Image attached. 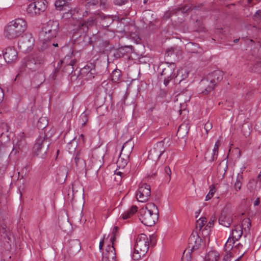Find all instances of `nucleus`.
Wrapping results in <instances>:
<instances>
[{"label": "nucleus", "mask_w": 261, "mask_h": 261, "mask_svg": "<svg viewBox=\"0 0 261 261\" xmlns=\"http://www.w3.org/2000/svg\"><path fill=\"white\" fill-rule=\"evenodd\" d=\"M27 21L23 18H16L8 22L4 27V36L10 40L20 36L27 30Z\"/></svg>", "instance_id": "f257e3e1"}, {"label": "nucleus", "mask_w": 261, "mask_h": 261, "mask_svg": "<svg viewBox=\"0 0 261 261\" xmlns=\"http://www.w3.org/2000/svg\"><path fill=\"white\" fill-rule=\"evenodd\" d=\"M158 213L156 206L153 203H148L145 208L140 210V220L144 225L152 226L158 219Z\"/></svg>", "instance_id": "f03ea898"}, {"label": "nucleus", "mask_w": 261, "mask_h": 261, "mask_svg": "<svg viewBox=\"0 0 261 261\" xmlns=\"http://www.w3.org/2000/svg\"><path fill=\"white\" fill-rule=\"evenodd\" d=\"M223 72L220 70H217L209 74L206 78L202 79L200 83L202 93L206 94L211 91L217 83L223 79Z\"/></svg>", "instance_id": "7ed1b4c3"}, {"label": "nucleus", "mask_w": 261, "mask_h": 261, "mask_svg": "<svg viewBox=\"0 0 261 261\" xmlns=\"http://www.w3.org/2000/svg\"><path fill=\"white\" fill-rule=\"evenodd\" d=\"M59 23L57 21L49 20L44 24L41 35L44 41H50L56 37L59 32Z\"/></svg>", "instance_id": "20e7f679"}, {"label": "nucleus", "mask_w": 261, "mask_h": 261, "mask_svg": "<svg viewBox=\"0 0 261 261\" xmlns=\"http://www.w3.org/2000/svg\"><path fill=\"white\" fill-rule=\"evenodd\" d=\"M34 39L31 34L27 33L22 36L18 42L19 49L24 53H28L32 49L34 45Z\"/></svg>", "instance_id": "39448f33"}, {"label": "nucleus", "mask_w": 261, "mask_h": 261, "mask_svg": "<svg viewBox=\"0 0 261 261\" xmlns=\"http://www.w3.org/2000/svg\"><path fill=\"white\" fill-rule=\"evenodd\" d=\"M150 196V186L146 184L140 185L136 193V197L137 200L140 202H146Z\"/></svg>", "instance_id": "423d86ee"}, {"label": "nucleus", "mask_w": 261, "mask_h": 261, "mask_svg": "<svg viewBox=\"0 0 261 261\" xmlns=\"http://www.w3.org/2000/svg\"><path fill=\"white\" fill-rule=\"evenodd\" d=\"M202 244V240L196 231H193L189 238L188 248L191 251L198 250Z\"/></svg>", "instance_id": "0eeeda50"}, {"label": "nucleus", "mask_w": 261, "mask_h": 261, "mask_svg": "<svg viewBox=\"0 0 261 261\" xmlns=\"http://www.w3.org/2000/svg\"><path fill=\"white\" fill-rule=\"evenodd\" d=\"M135 247L137 248V250H139L146 253L149 248V239L147 236L143 233L139 235Z\"/></svg>", "instance_id": "6e6552de"}, {"label": "nucleus", "mask_w": 261, "mask_h": 261, "mask_svg": "<svg viewBox=\"0 0 261 261\" xmlns=\"http://www.w3.org/2000/svg\"><path fill=\"white\" fill-rule=\"evenodd\" d=\"M129 142L125 143L121 149V153L117 161V167L119 169H123L127 164L130 150L128 151L127 153H124V149L128 145Z\"/></svg>", "instance_id": "1a4fd4ad"}, {"label": "nucleus", "mask_w": 261, "mask_h": 261, "mask_svg": "<svg viewBox=\"0 0 261 261\" xmlns=\"http://www.w3.org/2000/svg\"><path fill=\"white\" fill-rule=\"evenodd\" d=\"M175 67L174 64L172 63L163 69L161 74L165 76L164 83L165 86H167L171 80L174 77L175 75L174 73Z\"/></svg>", "instance_id": "9d476101"}, {"label": "nucleus", "mask_w": 261, "mask_h": 261, "mask_svg": "<svg viewBox=\"0 0 261 261\" xmlns=\"http://www.w3.org/2000/svg\"><path fill=\"white\" fill-rule=\"evenodd\" d=\"M102 255V261H116V253L113 243L107 246Z\"/></svg>", "instance_id": "9b49d317"}, {"label": "nucleus", "mask_w": 261, "mask_h": 261, "mask_svg": "<svg viewBox=\"0 0 261 261\" xmlns=\"http://www.w3.org/2000/svg\"><path fill=\"white\" fill-rule=\"evenodd\" d=\"M45 143H46V141L43 138H40L37 140L33 148L34 153L36 155L41 158L44 157V154L47 150V147L45 148L43 147Z\"/></svg>", "instance_id": "f8f14e48"}, {"label": "nucleus", "mask_w": 261, "mask_h": 261, "mask_svg": "<svg viewBox=\"0 0 261 261\" xmlns=\"http://www.w3.org/2000/svg\"><path fill=\"white\" fill-rule=\"evenodd\" d=\"M164 143L160 142L156 144L155 147L150 150L149 157L152 159H158L164 153Z\"/></svg>", "instance_id": "ddd939ff"}, {"label": "nucleus", "mask_w": 261, "mask_h": 261, "mask_svg": "<svg viewBox=\"0 0 261 261\" xmlns=\"http://www.w3.org/2000/svg\"><path fill=\"white\" fill-rule=\"evenodd\" d=\"M4 58L7 63H12L17 59V51L14 47H9L6 49Z\"/></svg>", "instance_id": "4468645a"}, {"label": "nucleus", "mask_w": 261, "mask_h": 261, "mask_svg": "<svg viewBox=\"0 0 261 261\" xmlns=\"http://www.w3.org/2000/svg\"><path fill=\"white\" fill-rule=\"evenodd\" d=\"M43 61L42 57L35 56L32 59L28 61L26 66L30 69L35 70L43 63Z\"/></svg>", "instance_id": "2eb2a0df"}, {"label": "nucleus", "mask_w": 261, "mask_h": 261, "mask_svg": "<svg viewBox=\"0 0 261 261\" xmlns=\"http://www.w3.org/2000/svg\"><path fill=\"white\" fill-rule=\"evenodd\" d=\"M33 2L30 3L27 7V13L28 15L31 16H34L41 14V12L37 8L35 3Z\"/></svg>", "instance_id": "dca6fc26"}, {"label": "nucleus", "mask_w": 261, "mask_h": 261, "mask_svg": "<svg viewBox=\"0 0 261 261\" xmlns=\"http://www.w3.org/2000/svg\"><path fill=\"white\" fill-rule=\"evenodd\" d=\"M243 234L242 227L241 225H236L232 229L230 237L238 241Z\"/></svg>", "instance_id": "f3484780"}, {"label": "nucleus", "mask_w": 261, "mask_h": 261, "mask_svg": "<svg viewBox=\"0 0 261 261\" xmlns=\"http://www.w3.org/2000/svg\"><path fill=\"white\" fill-rule=\"evenodd\" d=\"M220 256L219 253L216 250H211L206 255L205 261H218Z\"/></svg>", "instance_id": "a211bd4d"}, {"label": "nucleus", "mask_w": 261, "mask_h": 261, "mask_svg": "<svg viewBox=\"0 0 261 261\" xmlns=\"http://www.w3.org/2000/svg\"><path fill=\"white\" fill-rule=\"evenodd\" d=\"M219 222L220 224L228 227L230 226L232 220L231 218L222 214L219 219Z\"/></svg>", "instance_id": "6ab92c4d"}, {"label": "nucleus", "mask_w": 261, "mask_h": 261, "mask_svg": "<svg viewBox=\"0 0 261 261\" xmlns=\"http://www.w3.org/2000/svg\"><path fill=\"white\" fill-rule=\"evenodd\" d=\"M37 8L41 13L44 12L47 8V2L46 0H37L34 1Z\"/></svg>", "instance_id": "aec40b11"}, {"label": "nucleus", "mask_w": 261, "mask_h": 261, "mask_svg": "<svg viewBox=\"0 0 261 261\" xmlns=\"http://www.w3.org/2000/svg\"><path fill=\"white\" fill-rule=\"evenodd\" d=\"M188 74V72L186 69L181 68L178 70L177 73L175 76L177 80L181 82L187 77Z\"/></svg>", "instance_id": "412c9836"}, {"label": "nucleus", "mask_w": 261, "mask_h": 261, "mask_svg": "<svg viewBox=\"0 0 261 261\" xmlns=\"http://www.w3.org/2000/svg\"><path fill=\"white\" fill-rule=\"evenodd\" d=\"M236 241H237V240H234V239L229 237L224 245V250L232 251L233 249L234 248V244Z\"/></svg>", "instance_id": "4be33fe9"}, {"label": "nucleus", "mask_w": 261, "mask_h": 261, "mask_svg": "<svg viewBox=\"0 0 261 261\" xmlns=\"http://www.w3.org/2000/svg\"><path fill=\"white\" fill-rule=\"evenodd\" d=\"M146 253L142 251L137 250V248L135 247L134 251L132 255V258L135 260H138Z\"/></svg>", "instance_id": "5701e85b"}, {"label": "nucleus", "mask_w": 261, "mask_h": 261, "mask_svg": "<svg viewBox=\"0 0 261 261\" xmlns=\"http://www.w3.org/2000/svg\"><path fill=\"white\" fill-rule=\"evenodd\" d=\"M205 217H201L196 222V228L200 230L206 222Z\"/></svg>", "instance_id": "b1692460"}, {"label": "nucleus", "mask_w": 261, "mask_h": 261, "mask_svg": "<svg viewBox=\"0 0 261 261\" xmlns=\"http://www.w3.org/2000/svg\"><path fill=\"white\" fill-rule=\"evenodd\" d=\"M71 0H58L55 2V5L57 9L61 10L63 6L69 3Z\"/></svg>", "instance_id": "393cba45"}, {"label": "nucleus", "mask_w": 261, "mask_h": 261, "mask_svg": "<svg viewBox=\"0 0 261 261\" xmlns=\"http://www.w3.org/2000/svg\"><path fill=\"white\" fill-rule=\"evenodd\" d=\"M121 77L120 71L119 70H114L111 74V79L114 82H117Z\"/></svg>", "instance_id": "a878e982"}, {"label": "nucleus", "mask_w": 261, "mask_h": 261, "mask_svg": "<svg viewBox=\"0 0 261 261\" xmlns=\"http://www.w3.org/2000/svg\"><path fill=\"white\" fill-rule=\"evenodd\" d=\"M225 253L223 254V260L224 261H231L232 257L233 256L234 252L233 251L224 250Z\"/></svg>", "instance_id": "bb28decb"}, {"label": "nucleus", "mask_w": 261, "mask_h": 261, "mask_svg": "<svg viewBox=\"0 0 261 261\" xmlns=\"http://www.w3.org/2000/svg\"><path fill=\"white\" fill-rule=\"evenodd\" d=\"M105 244H106L107 246L109 244H112V243L109 241V237H108L107 238H105V236H104L102 239H101L99 242V248L100 250L102 249V247Z\"/></svg>", "instance_id": "cd10ccee"}, {"label": "nucleus", "mask_w": 261, "mask_h": 261, "mask_svg": "<svg viewBox=\"0 0 261 261\" xmlns=\"http://www.w3.org/2000/svg\"><path fill=\"white\" fill-rule=\"evenodd\" d=\"M91 24L88 22L87 23H82L79 24V29L78 31L80 32V34L84 33L87 31L88 29V25H90Z\"/></svg>", "instance_id": "c85d7f7f"}, {"label": "nucleus", "mask_w": 261, "mask_h": 261, "mask_svg": "<svg viewBox=\"0 0 261 261\" xmlns=\"http://www.w3.org/2000/svg\"><path fill=\"white\" fill-rule=\"evenodd\" d=\"M71 58V55H67L64 60L62 61V63L67 65L73 66L74 64V61L73 60H71L70 61H68L69 59Z\"/></svg>", "instance_id": "c756f323"}, {"label": "nucleus", "mask_w": 261, "mask_h": 261, "mask_svg": "<svg viewBox=\"0 0 261 261\" xmlns=\"http://www.w3.org/2000/svg\"><path fill=\"white\" fill-rule=\"evenodd\" d=\"M253 19L257 23L261 22V10L256 11L253 16Z\"/></svg>", "instance_id": "7c9ffc66"}, {"label": "nucleus", "mask_w": 261, "mask_h": 261, "mask_svg": "<svg viewBox=\"0 0 261 261\" xmlns=\"http://www.w3.org/2000/svg\"><path fill=\"white\" fill-rule=\"evenodd\" d=\"M215 192V189L213 186L210 187V191L205 196V200L207 201L212 198L213 196L214 193Z\"/></svg>", "instance_id": "2f4dec72"}, {"label": "nucleus", "mask_w": 261, "mask_h": 261, "mask_svg": "<svg viewBox=\"0 0 261 261\" xmlns=\"http://www.w3.org/2000/svg\"><path fill=\"white\" fill-rule=\"evenodd\" d=\"M215 221V218H212L211 219V220H210L208 223L207 224V225L206 226V227L202 230V234H203L204 233V232L205 231V234H207L208 233H209V230L206 228V227H208L209 228H210L211 227H212L213 224H214V221Z\"/></svg>", "instance_id": "473e14b6"}, {"label": "nucleus", "mask_w": 261, "mask_h": 261, "mask_svg": "<svg viewBox=\"0 0 261 261\" xmlns=\"http://www.w3.org/2000/svg\"><path fill=\"white\" fill-rule=\"evenodd\" d=\"M118 229V227L117 226L114 227L113 230H112V234L109 238V241L110 243H113V242L115 240V239L116 232L117 231Z\"/></svg>", "instance_id": "72a5a7b5"}, {"label": "nucleus", "mask_w": 261, "mask_h": 261, "mask_svg": "<svg viewBox=\"0 0 261 261\" xmlns=\"http://www.w3.org/2000/svg\"><path fill=\"white\" fill-rule=\"evenodd\" d=\"M220 145V141L219 140H218L214 145V147L213 150V159L215 158V156H217L218 152V149Z\"/></svg>", "instance_id": "f704fd0d"}, {"label": "nucleus", "mask_w": 261, "mask_h": 261, "mask_svg": "<svg viewBox=\"0 0 261 261\" xmlns=\"http://www.w3.org/2000/svg\"><path fill=\"white\" fill-rule=\"evenodd\" d=\"M47 120L45 117L40 118L38 120V126L44 128L47 125Z\"/></svg>", "instance_id": "c9c22d12"}, {"label": "nucleus", "mask_w": 261, "mask_h": 261, "mask_svg": "<svg viewBox=\"0 0 261 261\" xmlns=\"http://www.w3.org/2000/svg\"><path fill=\"white\" fill-rule=\"evenodd\" d=\"M242 225L243 227H245L244 229H246V228L247 227V229L249 230L251 227V222L249 219H244L243 220Z\"/></svg>", "instance_id": "e433bc0d"}, {"label": "nucleus", "mask_w": 261, "mask_h": 261, "mask_svg": "<svg viewBox=\"0 0 261 261\" xmlns=\"http://www.w3.org/2000/svg\"><path fill=\"white\" fill-rule=\"evenodd\" d=\"M241 178V177H238L237 179L236 182L234 184V188L237 191L240 190L241 189V188L242 186Z\"/></svg>", "instance_id": "4c0bfd02"}, {"label": "nucleus", "mask_w": 261, "mask_h": 261, "mask_svg": "<svg viewBox=\"0 0 261 261\" xmlns=\"http://www.w3.org/2000/svg\"><path fill=\"white\" fill-rule=\"evenodd\" d=\"M80 119L83 120L82 122V125H85L88 120L87 114L85 112L82 113L80 116Z\"/></svg>", "instance_id": "58836bf2"}, {"label": "nucleus", "mask_w": 261, "mask_h": 261, "mask_svg": "<svg viewBox=\"0 0 261 261\" xmlns=\"http://www.w3.org/2000/svg\"><path fill=\"white\" fill-rule=\"evenodd\" d=\"M242 247H243V245L240 243H238V244H237L235 246V247L233 249L232 251L234 253L238 252V253L239 254L240 249H242Z\"/></svg>", "instance_id": "ea45409f"}, {"label": "nucleus", "mask_w": 261, "mask_h": 261, "mask_svg": "<svg viewBox=\"0 0 261 261\" xmlns=\"http://www.w3.org/2000/svg\"><path fill=\"white\" fill-rule=\"evenodd\" d=\"M253 70L255 72L260 73L261 72V62H259L254 65Z\"/></svg>", "instance_id": "a19ab883"}, {"label": "nucleus", "mask_w": 261, "mask_h": 261, "mask_svg": "<svg viewBox=\"0 0 261 261\" xmlns=\"http://www.w3.org/2000/svg\"><path fill=\"white\" fill-rule=\"evenodd\" d=\"M137 210L138 207L135 205H133L127 211V214H129L131 216H133L137 211Z\"/></svg>", "instance_id": "79ce46f5"}, {"label": "nucleus", "mask_w": 261, "mask_h": 261, "mask_svg": "<svg viewBox=\"0 0 261 261\" xmlns=\"http://www.w3.org/2000/svg\"><path fill=\"white\" fill-rule=\"evenodd\" d=\"M137 210L138 207L135 205H133L127 211V214H129L131 216H133L137 211Z\"/></svg>", "instance_id": "37998d69"}, {"label": "nucleus", "mask_w": 261, "mask_h": 261, "mask_svg": "<svg viewBox=\"0 0 261 261\" xmlns=\"http://www.w3.org/2000/svg\"><path fill=\"white\" fill-rule=\"evenodd\" d=\"M61 175L63 177V181H65L66 177H67V170L65 167H62L61 168Z\"/></svg>", "instance_id": "c03bdc74"}, {"label": "nucleus", "mask_w": 261, "mask_h": 261, "mask_svg": "<svg viewBox=\"0 0 261 261\" xmlns=\"http://www.w3.org/2000/svg\"><path fill=\"white\" fill-rule=\"evenodd\" d=\"M212 128V124L211 122H207L204 125V129L207 133Z\"/></svg>", "instance_id": "a18cd8bd"}, {"label": "nucleus", "mask_w": 261, "mask_h": 261, "mask_svg": "<svg viewBox=\"0 0 261 261\" xmlns=\"http://www.w3.org/2000/svg\"><path fill=\"white\" fill-rule=\"evenodd\" d=\"M71 244L76 247V250H79L81 249L80 242L77 240L72 241Z\"/></svg>", "instance_id": "49530a36"}, {"label": "nucleus", "mask_w": 261, "mask_h": 261, "mask_svg": "<svg viewBox=\"0 0 261 261\" xmlns=\"http://www.w3.org/2000/svg\"><path fill=\"white\" fill-rule=\"evenodd\" d=\"M3 233L4 234V238L6 237L8 241H10L11 238L10 237L9 232H7V230L5 228H3L2 229Z\"/></svg>", "instance_id": "de8ad7c7"}, {"label": "nucleus", "mask_w": 261, "mask_h": 261, "mask_svg": "<svg viewBox=\"0 0 261 261\" xmlns=\"http://www.w3.org/2000/svg\"><path fill=\"white\" fill-rule=\"evenodd\" d=\"M115 174L116 175H118L120 176V179H121V178L124 176L125 174L122 172L119 171L118 169H117L115 171Z\"/></svg>", "instance_id": "09e8293b"}, {"label": "nucleus", "mask_w": 261, "mask_h": 261, "mask_svg": "<svg viewBox=\"0 0 261 261\" xmlns=\"http://www.w3.org/2000/svg\"><path fill=\"white\" fill-rule=\"evenodd\" d=\"M75 162H76L77 165L79 163V164H82V167H84L85 166V163L82 160H81L79 158H77V157H75Z\"/></svg>", "instance_id": "8fccbe9b"}, {"label": "nucleus", "mask_w": 261, "mask_h": 261, "mask_svg": "<svg viewBox=\"0 0 261 261\" xmlns=\"http://www.w3.org/2000/svg\"><path fill=\"white\" fill-rule=\"evenodd\" d=\"M127 2V0H115L114 3L117 5H122Z\"/></svg>", "instance_id": "3c124183"}, {"label": "nucleus", "mask_w": 261, "mask_h": 261, "mask_svg": "<svg viewBox=\"0 0 261 261\" xmlns=\"http://www.w3.org/2000/svg\"><path fill=\"white\" fill-rule=\"evenodd\" d=\"M123 219H127L132 216L129 214H127V211L122 214L121 215Z\"/></svg>", "instance_id": "603ef678"}, {"label": "nucleus", "mask_w": 261, "mask_h": 261, "mask_svg": "<svg viewBox=\"0 0 261 261\" xmlns=\"http://www.w3.org/2000/svg\"><path fill=\"white\" fill-rule=\"evenodd\" d=\"M4 97L3 90L0 87V102H2Z\"/></svg>", "instance_id": "864d4df0"}, {"label": "nucleus", "mask_w": 261, "mask_h": 261, "mask_svg": "<svg viewBox=\"0 0 261 261\" xmlns=\"http://www.w3.org/2000/svg\"><path fill=\"white\" fill-rule=\"evenodd\" d=\"M165 171L166 173V174L169 175V178H170L171 171L170 168L168 166L166 167L165 168Z\"/></svg>", "instance_id": "5fc2aeb1"}, {"label": "nucleus", "mask_w": 261, "mask_h": 261, "mask_svg": "<svg viewBox=\"0 0 261 261\" xmlns=\"http://www.w3.org/2000/svg\"><path fill=\"white\" fill-rule=\"evenodd\" d=\"M260 203V199L259 198H256L253 202V205L256 206H258Z\"/></svg>", "instance_id": "6e6d98bb"}, {"label": "nucleus", "mask_w": 261, "mask_h": 261, "mask_svg": "<svg viewBox=\"0 0 261 261\" xmlns=\"http://www.w3.org/2000/svg\"><path fill=\"white\" fill-rule=\"evenodd\" d=\"M87 76L89 79H92L93 78L94 76L93 75V73L92 72V71L90 70L88 73H87Z\"/></svg>", "instance_id": "4d7b16f0"}, {"label": "nucleus", "mask_w": 261, "mask_h": 261, "mask_svg": "<svg viewBox=\"0 0 261 261\" xmlns=\"http://www.w3.org/2000/svg\"><path fill=\"white\" fill-rule=\"evenodd\" d=\"M244 254H245V252L242 253L241 254V255L237 259H236L234 261H239L240 259L242 257V256L244 255Z\"/></svg>", "instance_id": "13d9d810"}, {"label": "nucleus", "mask_w": 261, "mask_h": 261, "mask_svg": "<svg viewBox=\"0 0 261 261\" xmlns=\"http://www.w3.org/2000/svg\"><path fill=\"white\" fill-rule=\"evenodd\" d=\"M200 212H201V210H199L197 211H196V212H195V217L196 218L199 215Z\"/></svg>", "instance_id": "bf43d9fd"}, {"label": "nucleus", "mask_w": 261, "mask_h": 261, "mask_svg": "<svg viewBox=\"0 0 261 261\" xmlns=\"http://www.w3.org/2000/svg\"><path fill=\"white\" fill-rule=\"evenodd\" d=\"M188 10H189V8H187V7H185L182 8L181 9V12L184 13V12H185L186 11H187Z\"/></svg>", "instance_id": "052dcab7"}, {"label": "nucleus", "mask_w": 261, "mask_h": 261, "mask_svg": "<svg viewBox=\"0 0 261 261\" xmlns=\"http://www.w3.org/2000/svg\"><path fill=\"white\" fill-rule=\"evenodd\" d=\"M86 70H87V68H84L82 70V73H85L86 72Z\"/></svg>", "instance_id": "680f3d73"}, {"label": "nucleus", "mask_w": 261, "mask_h": 261, "mask_svg": "<svg viewBox=\"0 0 261 261\" xmlns=\"http://www.w3.org/2000/svg\"><path fill=\"white\" fill-rule=\"evenodd\" d=\"M261 178V172L258 174L257 176V179L259 180Z\"/></svg>", "instance_id": "e2e57ef3"}, {"label": "nucleus", "mask_w": 261, "mask_h": 261, "mask_svg": "<svg viewBox=\"0 0 261 261\" xmlns=\"http://www.w3.org/2000/svg\"><path fill=\"white\" fill-rule=\"evenodd\" d=\"M181 261H189V260L188 258L185 259L184 257H182L181 258Z\"/></svg>", "instance_id": "0e129e2a"}, {"label": "nucleus", "mask_w": 261, "mask_h": 261, "mask_svg": "<svg viewBox=\"0 0 261 261\" xmlns=\"http://www.w3.org/2000/svg\"><path fill=\"white\" fill-rule=\"evenodd\" d=\"M52 45L54 46H55V47H57V46H58V43H53L52 44Z\"/></svg>", "instance_id": "69168bd1"}, {"label": "nucleus", "mask_w": 261, "mask_h": 261, "mask_svg": "<svg viewBox=\"0 0 261 261\" xmlns=\"http://www.w3.org/2000/svg\"><path fill=\"white\" fill-rule=\"evenodd\" d=\"M247 1L248 3L251 4L253 0H247Z\"/></svg>", "instance_id": "338daca9"}, {"label": "nucleus", "mask_w": 261, "mask_h": 261, "mask_svg": "<svg viewBox=\"0 0 261 261\" xmlns=\"http://www.w3.org/2000/svg\"><path fill=\"white\" fill-rule=\"evenodd\" d=\"M238 41H239V39H236V40H234V42L236 43V42H237Z\"/></svg>", "instance_id": "774afa93"}]
</instances>
